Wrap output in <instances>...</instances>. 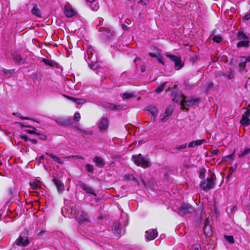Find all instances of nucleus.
Instances as JSON below:
<instances>
[{
	"label": "nucleus",
	"mask_w": 250,
	"mask_h": 250,
	"mask_svg": "<svg viewBox=\"0 0 250 250\" xmlns=\"http://www.w3.org/2000/svg\"><path fill=\"white\" fill-rule=\"evenodd\" d=\"M29 238V231L24 229L20 233L18 238L15 241V244L20 247H25L30 243Z\"/></svg>",
	"instance_id": "obj_1"
},
{
	"label": "nucleus",
	"mask_w": 250,
	"mask_h": 250,
	"mask_svg": "<svg viewBox=\"0 0 250 250\" xmlns=\"http://www.w3.org/2000/svg\"><path fill=\"white\" fill-rule=\"evenodd\" d=\"M132 160L137 166L144 168L151 166V162L149 159L141 154L133 155Z\"/></svg>",
	"instance_id": "obj_2"
},
{
	"label": "nucleus",
	"mask_w": 250,
	"mask_h": 250,
	"mask_svg": "<svg viewBox=\"0 0 250 250\" xmlns=\"http://www.w3.org/2000/svg\"><path fill=\"white\" fill-rule=\"evenodd\" d=\"M214 176H210L206 179L202 180L200 183V188L203 190H209L213 189L216 185Z\"/></svg>",
	"instance_id": "obj_3"
},
{
	"label": "nucleus",
	"mask_w": 250,
	"mask_h": 250,
	"mask_svg": "<svg viewBox=\"0 0 250 250\" xmlns=\"http://www.w3.org/2000/svg\"><path fill=\"white\" fill-rule=\"evenodd\" d=\"M200 101L199 98H188L185 96H182L181 101V106L183 109L186 108V106H190L197 104Z\"/></svg>",
	"instance_id": "obj_4"
},
{
	"label": "nucleus",
	"mask_w": 250,
	"mask_h": 250,
	"mask_svg": "<svg viewBox=\"0 0 250 250\" xmlns=\"http://www.w3.org/2000/svg\"><path fill=\"white\" fill-rule=\"evenodd\" d=\"M166 57L169 58L172 61L175 62V68L177 70L180 69L184 65V62L178 56L171 54H167Z\"/></svg>",
	"instance_id": "obj_5"
},
{
	"label": "nucleus",
	"mask_w": 250,
	"mask_h": 250,
	"mask_svg": "<svg viewBox=\"0 0 250 250\" xmlns=\"http://www.w3.org/2000/svg\"><path fill=\"white\" fill-rule=\"evenodd\" d=\"M192 211L193 208L189 204L186 203L181 205L178 210L179 214L181 216L190 213Z\"/></svg>",
	"instance_id": "obj_6"
},
{
	"label": "nucleus",
	"mask_w": 250,
	"mask_h": 250,
	"mask_svg": "<svg viewBox=\"0 0 250 250\" xmlns=\"http://www.w3.org/2000/svg\"><path fill=\"white\" fill-rule=\"evenodd\" d=\"M240 124L242 125L246 126L250 124V105L247 111L243 115L242 119L240 121Z\"/></svg>",
	"instance_id": "obj_7"
},
{
	"label": "nucleus",
	"mask_w": 250,
	"mask_h": 250,
	"mask_svg": "<svg viewBox=\"0 0 250 250\" xmlns=\"http://www.w3.org/2000/svg\"><path fill=\"white\" fill-rule=\"evenodd\" d=\"M77 220L79 223H83L85 222H90V219L87 213L83 211H80L76 216Z\"/></svg>",
	"instance_id": "obj_8"
},
{
	"label": "nucleus",
	"mask_w": 250,
	"mask_h": 250,
	"mask_svg": "<svg viewBox=\"0 0 250 250\" xmlns=\"http://www.w3.org/2000/svg\"><path fill=\"white\" fill-rule=\"evenodd\" d=\"M108 127V120L107 118L104 117L101 119L98 125V128L102 132H105Z\"/></svg>",
	"instance_id": "obj_9"
},
{
	"label": "nucleus",
	"mask_w": 250,
	"mask_h": 250,
	"mask_svg": "<svg viewBox=\"0 0 250 250\" xmlns=\"http://www.w3.org/2000/svg\"><path fill=\"white\" fill-rule=\"evenodd\" d=\"M78 186L83 190H84L87 193L92 194L94 196H97L96 193L94 191L93 188L85 184L82 182H79L78 183Z\"/></svg>",
	"instance_id": "obj_10"
},
{
	"label": "nucleus",
	"mask_w": 250,
	"mask_h": 250,
	"mask_svg": "<svg viewBox=\"0 0 250 250\" xmlns=\"http://www.w3.org/2000/svg\"><path fill=\"white\" fill-rule=\"evenodd\" d=\"M158 235V232L156 229H150L146 231V238L148 240L154 239Z\"/></svg>",
	"instance_id": "obj_11"
},
{
	"label": "nucleus",
	"mask_w": 250,
	"mask_h": 250,
	"mask_svg": "<svg viewBox=\"0 0 250 250\" xmlns=\"http://www.w3.org/2000/svg\"><path fill=\"white\" fill-rule=\"evenodd\" d=\"M250 61V56L248 57H242L240 59V62L239 64V69L241 71L244 70L246 67V63Z\"/></svg>",
	"instance_id": "obj_12"
},
{
	"label": "nucleus",
	"mask_w": 250,
	"mask_h": 250,
	"mask_svg": "<svg viewBox=\"0 0 250 250\" xmlns=\"http://www.w3.org/2000/svg\"><path fill=\"white\" fill-rule=\"evenodd\" d=\"M172 109L170 107L167 108L164 114L163 117L161 118V121L162 122H165L168 119L169 117L171 115V114L172 113Z\"/></svg>",
	"instance_id": "obj_13"
},
{
	"label": "nucleus",
	"mask_w": 250,
	"mask_h": 250,
	"mask_svg": "<svg viewBox=\"0 0 250 250\" xmlns=\"http://www.w3.org/2000/svg\"><path fill=\"white\" fill-rule=\"evenodd\" d=\"M93 161L95 163L96 166L99 167H103L105 165V163L103 159L99 156L95 157L93 160Z\"/></svg>",
	"instance_id": "obj_14"
},
{
	"label": "nucleus",
	"mask_w": 250,
	"mask_h": 250,
	"mask_svg": "<svg viewBox=\"0 0 250 250\" xmlns=\"http://www.w3.org/2000/svg\"><path fill=\"white\" fill-rule=\"evenodd\" d=\"M64 13L66 16L69 18L74 16L76 14L75 11L68 6H65Z\"/></svg>",
	"instance_id": "obj_15"
},
{
	"label": "nucleus",
	"mask_w": 250,
	"mask_h": 250,
	"mask_svg": "<svg viewBox=\"0 0 250 250\" xmlns=\"http://www.w3.org/2000/svg\"><path fill=\"white\" fill-rule=\"evenodd\" d=\"M64 96L67 98L68 100L72 101V102L76 103L77 104H82L85 103V100L84 99H78L66 95H64Z\"/></svg>",
	"instance_id": "obj_16"
},
{
	"label": "nucleus",
	"mask_w": 250,
	"mask_h": 250,
	"mask_svg": "<svg viewBox=\"0 0 250 250\" xmlns=\"http://www.w3.org/2000/svg\"><path fill=\"white\" fill-rule=\"evenodd\" d=\"M149 55L151 57H155L157 58L158 61L163 65L165 64L164 58L161 56V54L159 53H152L150 52Z\"/></svg>",
	"instance_id": "obj_17"
},
{
	"label": "nucleus",
	"mask_w": 250,
	"mask_h": 250,
	"mask_svg": "<svg viewBox=\"0 0 250 250\" xmlns=\"http://www.w3.org/2000/svg\"><path fill=\"white\" fill-rule=\"evenodd\" d=\"M52 180L54 184L56 186L59 191L63 189V184L59 180L56 178H54Z\"/></svg>",
	"instance_id": "obj_18"
},
{
	"label": "nucleus",
	"mask_w": 250,
	"mask_h": 250,
	"mask_svg": "<svg viewBox=\"0 0 250 250\" xmlns=\"http://www.w3.org/2000/svg\"><path fill=\"white\" fill-rule=\"evenodd\" d=\"M205 141V140H198L195 141H192L189 143L188 146L189 147H192L195 146H199L202 144Z\"/></svg>",
	"instance_id": "obj_19"
},
{
	"label": "nucleus",
	"mask_w": 250,
	"mask_h": 250,
	"mask_svg": "<svg viewBox=\"0 0 250 250\" xmlns=\"http://www.w3.org/2000/svg\"><path fill=\"white\" fill-rule=\"evenodd\" d=\"M147 110L151 113L153 118H155L157 115L158 111L157 108L154 106H149Z\"/></svg>",
	"instance_id": "obj_20"
},
{
	"label": "nucleus",
	"mask_w": 250,
	"mask_h": 250,
	"mask_svg": "<svg viewBox=\"0 0 250 250\" xmlns=\"http://www.w3.org/2000/svg\"><path fill=\"white\" fill-rule=\"evenodd\" d=\"M13 60L16 63H18L19 64H22L24 62L22 58L19 55L13 54Z\"/></svg>",
	"instance_id": "obj_21"
},
{
	"label": "nucleus",
	"mask_w": 250,
	"mask_h": 250,
	"mask_svg": "<svg viewBox=\"0 0 250 250\" xmlns=\"http://www.w3.org/2000/svg\"><path fill=\"white\" fill-rule=\"evenodd\" d=\"M249 45V40H245L238 42L237 44V47L239 48L241 47H248Z\"/></svg>",
	"instance_id": "obj_22"
},
{
	"label": "nucleus",
	"mask_w": 250,
	"mask_h": 250,
	"mask_svg": "<svg viewBox=\"0 0 250 250\" xmlns=\"http://www.w3.org/2000/svg\"><path fill=\"white\" fill-rule=\"evenodd\" d=\"M250 153V148H245L243 150L240 151L238 153V157L242 158Z\"/></svg>",
	"instance_id": "obj_23"
},
{
	"label": "nucleus",
	"mask_w": 250,
	"mask_h": 250,
	"mask_svg": "<svg viewBox=\"0 0 250 250\" xmlns=\"http://www.w3.org/2000/svg\"><path fill=\"white\" fill-rule=\"evenodd\" d=\"M237 39L240 40H249V37L243 32L239 31L237 34Z\"/></svg>",
	"instance_id": "obj_24"
},
{
	"label": "nucleus",
	"mask_w": 250,
	"mask_h": 250,
	"mask_svg": "<svg viewBox=\"0 0 250 250\" xmlns=\"http://www.w3.org/2000/svg\"><path fill=\"white\" fill-rule=\"evenodd\" d=\"M91 9L93 11H97L99 8V5L98 2L95 0L93 2H91L89 3Z\"/></svg>",
	"instance_id": "obj_25"
},
{
	"label": "nucleus",
	"mask_w": 250,
	"mask_h": 250,
	"mask_svg": "<svg viewBox=\"0 0 250 250\" xmlns=\"http://www.w3.org/2000/svg\"><path fill=\"white\" fill-rule=\"evenodd\" d=\"M46 154L51 157L54 161H56L59 164H62L63 161L58 157L49 153H46Z\"/></svg>",
	"instance_id": "obj_26"
},
{
	"label": "nucleus",
	"mask_w": 250,
	"mask_h": 250,
	"mask_svg": "<svg viewBox=\"0 0 250 250\" xmlns=\"http://www.w3.org/2000/svg\"><path fill=\"white\" fill-rule=\"evenodd\" d=\"M31 12L33 15L36 16L37 17H41V12H40L39 9L37 7L34 6L33 8V9H32Z\"/></svg>",
	"instance_id": "obj_27"
},
{
	"label": "nucleus",
	"mask_w": 250,
	"mask_h": 250,
	"mask_svg": "<svg viewBox=\"0 0 250 250\" xmlns=\"http://www.w3.org/2000/svg\"><path fill=\"white\" fill-rule=\"evenodd\" d=\"M204 230L205 231V233H206L207 235L209 236L211 234L210 226L206 224V223L205 224L204 227Z\"/></svg>",
	"instance_id": "obj_28"
},
{
	"label": "nucleus",
	"mask_w": 250,
	"mask_h": 250,
	"mask_svg": "<svg viewBox=\"0 0 250 250\" xmlns=\"http://www.w3.org/2000/svg\"><path fill=\"white\" fill-rule=\"evenodd\" d=\"M133 94L131 93H124L122 94V97L123 99H128L132 98Z\"/></svg>",
	"instance_id": "obj_29"
},
{
	"label": "nucleus",
	"mask_w": 250,
	"mask_h": 250,
	"mask_svg": "<svg viewBox=\"0 0 250 250\" xmlns=\"http://www.w3.org/2000/svg\"><path fill=\"white\" fill-rule=\"evenodd\" d=\"M85 170L87 172H93L94 171V168H93V166L91 165H90V164L86 165Z\"/></svg>",
	"instance_id": "obj_30"
},
{
	"label": "nucleus",
	"mask_w": 250,
	"mask_h": 250,
	"mask_svg": "<svg viewBox=\"0 0 250 250\" xmlns=\"http://www.w3.org/2000/svg\"><path fill=\"white\" fill-rule=\"evenodd\" d=\"M165 85V83H164L159 86L155 90L156 92L158 93H161L164 90Z\"/></svg>",
	"instance_id": "obj_31"
},
{
	"label": "nucleus",
	"mask_w": 250,
	"mask_h": 250,
	"mask_svg": "<svg viewBox=\"0 0 250 250\" xmlns=\"http://www.w3.org/2000/svg\"><path fill=\"white\" fill-rule=\"evenodd\" d=\"M30 185L31 187V188L34 189V190H36V189H37L39 188V185L37 184V183L35 182H30Z\"/></svg>",
	"instance_id": "obj_32"
},
{
	"label": "nucleus",
	"mask_w": 250,
	"mask_h": 250,
	"mask_svg": "<svg viewBox=\"0 0 250 250\" xmlns=\"http://www.w3.org/2000/svg\"><path fill=\"white\" fill-rule=\"evenodd\" d=\"M81 119V115L79 112H76L74 115L73 119L75 121L78 122Z\"/></svg>",
	"instance_id": "obj_33"
},
{
	"label": "nucleus",
	"mask_w": 250,
	"mask_h": 250,
	"mask_svg": "<svg viewBox=\"0 0 250 250\" xmlns=\"http://www.w3.org/2000/svg\"><path fill=\"white\" fill-rule=\"evenodd\" d=\"M42 62L46 65H49V66H53V62H52L50 60H47V59H42Z\"/></svg>",
	"instance_id": "obj_34"
},
{
	"label": "nucleus",
	"mask_w": 250,
	"mask_h": 250,
	"mask_svg": "<svg viewBox=\"0 0 250 250\" xmlns=\"http://www.w3.org/2000/svg\"><path fill=\"white\" fill-rule=\"evenodd\" d=\"M225 238L229 243L233 244L234 242V238L232 236H226Z\"/></svg>",
	"instance_id": "obj_35"
},
{
	"label": "nucleus",
	"mask_w": 250,
	"mask_h": 250,
	"mask_svg": "<svg viewBox=\"0 0 250 250\" xmlns=\"http://www.w3.org/2000/svg\"><path fill=\"white\" fill-rule=\"evenodd\" d=\"M187 144H184L182 145L176 146L175 147V149H176V150L183 149L186 148L187 147Z\"/></svg>",
	"instance_id": "obj_36"
},
{
	"label": "nucleus",
	"mask_w": 250,
	"mask_h": 250,
	"mask_svg": "<svg viewBox=\"0 0 250 250\" xmlns=\"http://www.w3.org/2000/svg\"><path fill=\"white\" fill-rule=\"evenodd\" d=\"M213 41L217 43H219L222 41V38L218 36H215L213 37Z\"/></svg>",
	"instance_id": "obj_37"
},
{
	"label": "nucleus",
	"mask_w": 250,
	"mask_h": 250,
	"mask_svg": "<svg viewBox=\"0 0 250 250\" xmlns=\"http://www.w3.org/2000/svg\"><path fill=\"white\" fill-rule=\"evenodd\" d=\"M31 129H27L26 130V132L28 133H29V134H36V128H34V127H31Z\"/></svg>",
	"instance_id": "obj_38"
},
{
	"label": "nucleus",
	"mask_w": 250,
	"mask_h": 250,
	"mask_svg": "<svg viewBox=\"0 0 250 250\" xmlns=\"http://www.w3.org/2000/svg\"><path fill=\"white\" fill-rule=\"evenodd\" d=\"M62 124L64 125H69L72 124V122L70 120L66 119L63 120Z\"/></svg>",
	"instance_id": "obj_39"
},
{
	"label": "nucleus",
	"mask_w": 250,
	"mask_h": 250,
	"mask_svg": "<svg viewBox=\"0 0 250 250\" xmlns=\"http://www.w3.org/2000/svg\"><path fill=\"white\" fill-rule=\"evenodd\" d=\"M15 116H17L18 117H19L20 119H21V120H29V118H28V117H25L23 116H22L21 114L20 113H18V114H16V113H13V114Z\"/></svg>",
	"instance_id": "obj_40"
},
{
	"label": "nucleus",
	"mask_w": 250,
	"mask_h": 250,
	"mask_svg": "<svg viewBox=\"0 0 250 250\" xmlns=\"http://www.w3.org/2000/svg\"><path fill=\"white\" fill-rule=\"evenodd\" d=\"M234 157H235L234 152H233L232 154H231L230 155L227 156L226 157V159L229 160L231 161H232L234 158Z\"/></svg>",
	"instance_id": "obj_41"
},
{
	"label": "nucleus",
	"mask_w": 250,
	"mask_h": 250,
	"mask_svg": "<svg viewBox=\"0 0 250 250\" xmlns=\"http://www.w3.org/2000/svg\"><path fill=\"white\" fill-rule=\"evenodd\" d=\"M125 178L126 180H127L133 181V180H136V178L133 175H129V174L126 175L125 176Z\"/></svg>",
	"instance_id": "obj_42"
},
{
	"label": "nucleus",
	"mask_w": 250,
	"mask_h": 250,
	"mask_svg": "<svg viewBox=\"0 0 250 250\" xmlns=\"http://www.w3.org/2000/svg\"><path fill=\"white\" fill-rule=\"evenodd\" d=\"M205 169L204 168L200 170L199 173V177L201 179H203L205 177Z\"/></svg>",
	"instance_id": "obj_43"
},
{
	"label": "nucleus",
	"mask_w": 250,
	"mask_h": 250,
	"mask_svg": "<svg viewBox=\"0 0 250 250\" xmlns=\"http://www.w3.org/2000/svg\"><path fill=\"white\" fill-rule=\"evenodd\" d=\"M201 249L200 247L197 245H194L191 246L190 248V250H200Z\"/></svg>",
	"instance_id": "obj_44"
},
{
	"label": "nucleus",
	"mask_w": 250,
	"mask_h": 250,
	"mask_svg": "<svg viewBox=\"0 0 250 250\" xmlns=\"http://www.w3.org/2000/svg\"><path fill=\"white\" fill-rule=\"evenodd\" d=\"M87 55L88 56V58L89 59H92V56H93V53L92 52V50L91 49V48H89L88 50H87Z\"/></svg>",
	"instance_id": "obj_45"
},
{
	"label": "nucleus",
	"mask_w": 250,
	"mask_h": 250,
	"mask_svg": "<svg viewBox=\"0 0 250 250\" xmlns=\"http://www.w3.org/2000/svg\"><path fill=\"white\" fill-rule=\"evenodd\" d=\"M250 19V14L246 15L243 17V20H249Z\"/></svg>",
	"instance_id": "obj_46"
},
{
	"label": "nucleus",
	"mask_w": 250,
	"mask_h": 250,
	"mask_svg": "<svg viewBox=\"0 0 250 250\" xmlns=\"http://www.w3.org/2000/svg\"><path fill=\"white\" fill-rule=\"evenodd\" d=\"M109 108L111 109H113V110H115V109H116L117 108V106L115 105H114V104H111L109 106Z\"/></svg>",
	"instance_id": "obj_47"
},
{
	"label": "nucleus",
	"mask_w": 250,
	"mask_h": 250,
	"mask_svg": "<svg viewBox=\"0 0 250 250\" xmlns=\"http://www.w3.org/2000/svg\"><path fill=\"white\" fill-rule=\"evenodd\" d=\"M140 69H141V70L142 72H144L146 70V67L144 65H141L140 66Z\"/></svg>",
	"instance_id": "obj_48"
},
{
	"label": "nucleus",
	"mask_w": 250,
	"mask_h": 250,
	"mask_svg": "<svg viewBox=\"0 0 250 250\" xmlns=\"http://www.w3.org/2000/svg\"><path fill=\"white\" fill-rule=\"evenodd\" d=\"M21 138L26 141H28V137L26 135H22Z\"/></svg>",
	"instance_id": "obj_49"
},
{
	"label": "nucleus",
	"mask_w": 250,
	"mask_h": 250,
	"mask_svg": "<svg viewBox=\"0 0 250 250\" xmlns=\"http://www.w3.org/2000/svg\"><path fill=\"white\" fill-rule=\"evenodd\" d=\"M218 149H215V150H213L212 151L211 153L213 155H216V154H217L218 153Z\"/></svg>",
	"instance_id": "obj_50"
},
{
	"label": "nucleus",
	"mask_w": 250,
	"mask_h": 250,
	"mask_svg": "<svg viewBox=\"0 0 250 250\" xmlns=\"http://www.w3.org/2000/svg\"><path fill=\"white\" fill-rule=\"evenodd\" d=\"M30 141L32 143V144H36L37 143V141L35 139H30Z\"/></svg>",
	"instance_id": "obj_51"
},
{
	"label": "nucleus",
	"mask_w": 250,
	"mask_h": 250,
	"mask_svg": "<svg viewBox=\"0 0 250 250\" xmlns=\"http://www.w3.org/2000/svg\"><path fill=\"white\" fill-rule=\"evenodd\" d=\"M139 60H141V59H140V58L136 57V58L134 59V62H136L137 61H139Z\"/></svg>",
	"instance_id": "obj_52"
},
{
	"label": "nucleus",
	"mask_w": 250,
	"mask_h": 250,
	"mask_svg": "<svg viewBox=\"0 0 250 250\" xmlns=\"http://www.w3.org/2000/svg\"><path fill=\"white\" fill-rule=\"evenodd\" d=\"M3 71L4 73H7L8 72H9V70H6V69H4Z\"/></svg>",
	"instance_id": "obj_53"
},
{
	"label": "nucleus",
	"mask_w": 250,
	"mask_h": 250,
	"mask_svg": "<svg viewBox=\"0 0 250 250\" xmlns=\"http://www.w3.org/2000/svg\"><path fill=\"white\" fill-rule=\"evenodd\" d=\"M95 0H86L87 2H89V3H90L91 2H93L94 1H95Z\"/></svg>",
	"instance_id": "obj_54"
},
{
	"label": "nucleus",
	"mask_w": 250,
	"mask_h": 250,
	"mask_svg": "<svg viewBox=\"0 0 250 250\" xmlns=\"http://www.w3.org/2000/svg\"><path fill=\"white\" fill-rule=\"evenodd\" d=\"M9 72L10 73V74H12L14 73V70H9Z\"/></svg>",
	"instance_id": "obj_55"
},
{
	"label": "nucleus",
	"mask_w": 250,
	"mask_h": 250,
	"mask_svg": "<svg viewBox=\"0 0 250 250\" xmlns=\"http://www.w3.org/2000/svg\"><path fill=\"white\" fill-rule=\"evenodd\" d=\"M20 125L21 126H25V125H24L22 123H20ZM27 127H29L28 126H26Z\"/></svg>",
	"instance_id": "obj_56"
},
{
	"label": "nucleus",
	"mask_w": 250,
	"mask_h": 250,
	"mask_svg": "<svg viewBox=\"0 0 250 250\" xmlns=\"http://www.w3.org/2000/svg\"><path fill=\"white\" fill-rule=\"evenodd\" d=\"M213 85V83H210V86H212Z\"/></svg>",
	"instance_id": "obj_57"
},
{
	"label": "nucleus",
	"mask_w": 250,
	"mask_h": 250,
	"mask_svg": "<svg viewBox=\"0 0 250 250\" xmlns=\"http://www.w3.org/2000/svg\"><path fill=\"white\" fill-rule=\"evenodd\" d=\"M42 157L43 159H44V156H42Z\"/></svg>",
	"instance_id": "obj_58"
}]
</instances>
